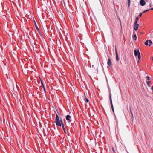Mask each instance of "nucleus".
Segmentation results:
<instances>
[{"label":"nucleus","instance_id":"obj_1","mask_svg":"<svg viewBox=\"0 0 153 153\" xmlns=\"http://www.w3.org/2000/svg\"><path fill=\"white\" fill-rule=\"evenodd\" d=\"M55 122L56 126H61V123L60 122V120L59 116L57 114H56Z\"/></svg>","mask_w":153,"mask_h":153},{"label":"nucleus","instance_id":"obj_2","mask_svg":"<svg viewBox=\"0 0 153 153\" xmlns=\"http://www.w3.org/2000/svg\"><path fill=\"white\" fill-rule=\"evenodd\" d=\"M60 122H61V125L62 126V129L63 130L64 132L65 133H66V132H65V128L64 125L63 124V121H62V119H60Z\"/></svg>","mask_w":153,"mask_h":153},{"label":"nucleus","instance_id":"obj_3","mask_svg":"<svg viewBox=\"0 0 153 153\" xmlns=\"http://www.w3.org/2000/svg\"><path fill=\"white\" fill-rule=\"evenodd\" d=\"M139 26V25L138 24H134V30L135 31H137V30H138Z\"/></svg>","mask_w":153,"mask_h":153},{"label":"nucleus","instance_id":"obj_4","mask_svg":"<svg viewBox=\"0 0 153 153\" xmlns=\"http://www.w3.org/2000/svg\"><path fill=\"white\" fill-rule=\"evenodd\" d=\"M71 118V117L69 115H67L66 117V119L68 122L70 123L71 121V120L70 119Z\"/></svg>","mask_w":153,"mask_h":153},{"label":"nucleus","instance_id":"obj_5","mask_svg":"<svg viewBox=\"0 0 153 153\" xmlns=\"http://www.w3.org/2000/svg\"><path fill=\"white\" fill-rule=\"evenodd\" d=\"M115 52L116 53V60L117 61H118L119 60L118 56L117 53V51L116 50V47L115 46Z\"/></svg>","mask_w":153,"mask_h":153},{"label":"nucleus","instance_id":"obj_6","mask_svg":"<svg viewBox=\"0 0 153 153\" xmlns=\"http://www.w3.org/2000/svg\"><path fill=\"white\" fill-rule=\"evenodd\" d=\"M140 4L141 6H143L145 4L146 2L144 0H141L140 1Z\"/></svg>","mask_w":153,"mask_h":153},{"label":"nucleus","instance_id":"obj_7","mask_svg":"<svg viewBox=\"0 0 153 153\" xmlns=\"http://www.w3.org/2000/svg\"><path fill=\"white\" fill-rule=\"evenodd\" d=\"M107 64L108 66H111V65L112 64L111 60L110 59H108V60Z\"/></svg>","mask_w":153,"mask_h":153},{"label":"nucleus","instance_id":"obj_8","mask_svg":"<svg viewBox=\"0 0 153 153\" xmlns=\"http://www.w3.org/2000/svg\"><path fill=\"white\" fill-rule=\"evenodd\" d=\"M137 51H138L137 56H138V59L139 60H140L141 56H140V53L139 52V50H137Z\"/></svg>","mask_w":153,"mask_h":153},{"label":"nucleus","instance_id":"obj_9","mask_svg":"<svg viewBox=\"0 0 153 153\" xmlns=\"http://www.w3.org/2000/svg\"><path fill=\"white\" fill-rule=\"evenodd\" d=\"M109 98L110 100V104H112V100L111 99V93L110 94V95H109Z\"/></svg>","mask_w":153,"mask_h":153},{"label":"nucleus","instance_id":"obj_10","mask_svg":"<svg viewBox=\"0 0 153 153\" xmlns=\"http://www.w3.org/2000/svg\"><path fill=\"white\" fill-rule=\"evenodd\" d=\"M41 84H42V87H43V89H44V91L45 92V87L44 86V85L43 84V82H42V81H41Z\"/></svg>","mask_w":153,"mask_h":153},{"label":"nucleus","instance_id":"obj_11","mask_svg":"<svg viewBox=\"0 0 153 153\" xmlns=\"http://www.w3.org/2000/svg\"><path fill=\"white\" fill-rule=\"evenodd\" d=\"M146 83L147 84V86L149 87H150V85H149V83H150L151 82L150 81H146Z\"/></svg>","mask_w":153,"mask_h":153},{"label":"nucleus","instance_id":"obj_12","mask_svg":"<svg viewBox=\"0 0 153 153\" xmlns=\"http://www.w3.org/2000/svg\"><path fill=\"white\" fill-rule=\"evenodd\" d=\"M134 53L135 56H136L137 55L138 51L137 52L136 50H134Z\"/></svg>","mask_w":153,"mask_h":153},{"label":"nucleus","instance_id":"obj_13","mask_svg":"<svg viewBox=\"0 0 153 153\" xmlns=\"http://www.w3.org/2000/svg\"><path fill=\"white\" fill-rule=\"evenodd\" d=\"M128 1V7H129L130 5L131 1L130 0H127Z\"/></svg>","mask_w":153,"mask_h":153},{"label":"nucleus","instance_id":"obj_14","mask_svg":"<svg viewBox=\"0 0 153 153\" xmlns=\"http://www.w3.org/2000/svg\"><path fill=\"white\" fill-rule=\"evenodd\" d=\"M34 23H35V26H36V29H37V30L38 31H39V30L38 28V27L36 24V23L34 21Z\"/></svg>","mask_w":153,"mask_h":153},{"label":"nucleus","instance_id":"obj_15","mask_svg":"<svg viewBox=\"0 0 153 153\" xmlns=\"http://www.w3.org/2000/svg\"><path fill=\"white\" fill-rule=\"evenodd\" d=\"M148 42H149V46H151V44L152 43V41L151 40H148Z\"/></svg>","mask_w":153,"mask_h":153},{"label":"nucleus","instance_id":"obj_16","mask_svg":"<svg viewBox=\"0 0 153 153\" xmlns=\"http://www.w3.org/2000/svg\"><path fill=\"white\" fill-rule=\"evenodd\" d=\"M133 38H134V39L135 40H137V36H136V34L134 35H133Z\"/></svg>","mask_w":153,"mask_h":153},{"label":"nucleus","instance_id":"obj_17","mask_svg":"<svg viewBox=\"0 0 153 153\" xmlns=\"http://www.w3.org/2000/svg\"><path fill=\"white\" fill-rule=\"evenodd\" d=\"M84 100L86 102H89V100L88 98H85Z\"/></svg>","mask_w":153,"mask_h":153},{"label":"nucleus","instance_id":"obj_18","mask_svg":"<svg viewBox=\"0 0 153 153\" xmlns=\"http://www.w3.org/2000/svg\"><path fill=\"white\" fill-rule=\"evenodd\" d=\"M111 108L113 111L114 113V107H113V104H111Z\"/></svg>","mask_w":153,"mask_h":153},{"label":"nucleus","instance_id":"obj_19","mask_svg":"<svg viewBox=\"0 0 153 153\" xmlns=\"http://www.w3.org/2000/svg\"><path fill=\"white\" fill-rule=\"evenodd\" d=\"M148 40H147L146 41V42L145 43V44L146 45H149V44L148 43Z\"/></svg>","mask_w":153,"mask_h":153},{"label":"nucleus","instance_id":"obj_20","mask_svg":"<svg viewBox=\"0 0 153 153\" xmlns=\"http://www.w3.org/2000/svg\"><path fill=\"white\" fill-rule=\"evenodd\" d=\"M58 3L62 2V1H63V0H57Z\"/></svg>","mask_w":153,"mask_h":153},{"label":"nucleus","instance_id":"obj_21","mask_svg":"<svg viewBox=\"0 0 153 153\" xmlns=\"http://www.w3.org/2000/svg\"><path fill=\"white\" fill-rule=\"evenodd\" d=\"M149 10H150V9H148V10H145L142 13L143 14V13H145V12H147V11H149Z\"/></svg>","mask_w":153,"mask_h":153},{"label":"nucleus","instance_id":"obj_22","mask_svg":"<svg viewBox=\"0 0 153 153\" xmlns=\"http://www.w3.org/2000/svg\"><path fill=\"white\" fill-rule=\"evenodd\" d=\"M146 78L148 80H150V78L149 76H146Z\"/></svg>","mask_w":153,"mask_h":153},{"label":"nucleus","instance_id":"obj_23","mask_svg":"<svg viewBox=\"0 0 153 153\" xmlns=\"http://www.w3.org/2000/svg\"><path fill=\"white\" fill-rule=\"evenodd\" d=\"M135 20L138 21L139 20V18L138 17H137L135 18Z\"/></svg>","mask_w":153,"mask_h":153},{"label":"nucleus","instance_id":"obj_24","mask_svg":"<svg viewBox=\"0 0 153 153\" xmlns=\"http://www.w3.org/2000/svg\"><path fill=\"white\" fill-rule=\"evenodd\" d=\"M137 21L135 20L134 24H137Z\"/></svg>","mask_w":153,"mask_h":153},{"label":"nucleus","instance_id":"obj_25","mask_svg":"<svg viewBox=\"0 0 153 153\" xmlns=\"http://www.w3.org/2000/svg\"><path fill=\"white\" fill-rule=\"evenodd\" d=\"M130 111L131 112V114H132V115L133 116V113H132V111H131V108H130Z\"/></svg>","mask_w":153,"mask_h":153},{"label":"nucleus","instance_id":"obj_26","mask_svg":"<svg viewBox=\"0 0 153 153\" xmlns=\"http://www.w3.org/2000/svg\"><path fill=\"white\" fill-rule=\"evenodd\" d=\"M143 14V13H140L139 15V17L140 18V17H141V16H142V15Z\"/></svg>","mask_w":153,"mask_h":153},{"label":"nucleus","instance_id":"obj_27","mask_svg":"<svg viewBox=\"0 0 153 153\" xmlns=\"http://www.w3.org/2000/svg\"><path fill=\"white\" fill-rule=\"evenodd\" d=\"M149 7H152L151 4L150 3Z\"/></svg>","mask_w":153,"mask_h":153},{"label":"nucleus","instance_id":"obj_28","mask_svg":"<svg viewBox=\"0 0 153 153\" xmlns=\"http://www.w3.org/2000/svg\"><path fill=\"white\" fill-rule=\"evenodd\" d=\"M151 89L152 90H153V86L152 87Z\"/></svg>","mask_w":153,"mask_h":153},{"label":"nucleus","instance_id":"obj_29","mask_svg":"<svg viewBox=\"0 0 153 153\" xmlns=\"http://www.w3.org/2000/svg\"><path fill=\"white\" fill-rule=\"evenodd\" d=\"M150 10H153V8H152L150 9Z\"/></svg>","mask_w":153,"mask_h":153},{"label":"nucleus","instance_id":"obj_30","mask_svg":"<svg viewBox=\"0 0 153 153\" xmlns=\"http://www.w3.org/2000/svg\"><path fill=\"white\" fill-rule=\"evenodd\" d=\"M152 60H153V57L152 58Z\"/></svg>","mask_w":153,"mask_h":153}]
</instances>
